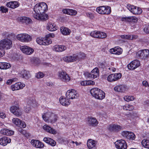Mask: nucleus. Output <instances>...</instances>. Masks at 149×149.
Returning <instances> with one entry per match:
<instances>
[{"mask_svg": "<svg viewBox=\"0 0 149 149\" xmlns=\"http://www.w3.org/2000/svg\"><path fill=\"white\" fill-rule=\"evenodd\" d=\"M122 51V49L118 47H116L110 50V52L111 53L118 55L121 54Z\"/></svg>", "mask_w": 149, "mask_h": 149, "instance_id": "obj_21", "label": "nucleus"}, {"mask_svg": "<svg viewBox=\"0 0 149 149\" xmlns=\"http://www.w3.org/2000/svg\"><path fill=\"white\" fill-rule=\"evenodd\" d=\"M96 11L99 14L109 15L110 13L111 10L109 6H102L97 7L96 8Z\"/></svg>", "mask_w": 149, "mask_h": 149, "instance_id": "obj_5", "label": "nucleus"}, {"mask_svg": "<svg viewBox=\"0 0 149 149\" xmlns=\"http://www.w3.org/2000/svg\"><path fill=\"white\" fill-rule=\"evenodd\" d=\"M25 86V85L24 84L22 83L21 82H18L12 85L11 86V88L13 91H14L22 89Z\"/></svg>", "mask_w": 149, "mask_h": 149, "instance_id": "obj_18", "label": "nucleus"}, {"mask_svg": "<svg viewBox=\"0 0 149 149\" xmlns=\"http://www.w3.org/2000/svg\"><path fill=\"white\" fill-rule=\"evenodd\" d=\"M87 146L89 149H91L95 146V141L92 139H89L87 142Z\"/></svg>", "mask_w": 149, "mask_h": 149, "instance_id": "obj_33", "label": "nucleus"}, {"mask_svg": "<svg viewBox=\"0 0 149 149\" xmlns=\"http://www.w3.org/2000/svg\"><path fill=\"white\" fill-rule=\"evenodd\" d=\"M133 36L130 35H122L120 36L121 38L123 39H127L129 40H132Z\"/></svg>", "mask_w": 149, "mask_h": 149, "instance_id": "obj_47", "label": "nucleus"}, {"mask_svg": "<svg viewBox=\"0 0 149 149\" xmlns=\"http://www.w3.org/2000/svg\"><path fill=\"white\" fill-rule=\"evenodd\" d=\"M69 99L64 98L63 97H61L59 99V101L60 103L63 106H67L70 104Z\"/></svg>", "mask_w": 149, "mask_h": 149, "instance_id": "obj_29", "label": "nucleus"}, {"mask_svg": "<svg viewBox=\"0 0 149 149\" xmlns=\"http://www.w3.org/2000/svg\"><path fill=\"white\" fill-rule=\"evenodd\" d=\"M8 8L6 7L3 6H1L0 7V11L3 13H6L8 12Z\"/></svg>", "mask_w": 149, "mask_h": 149, "instance_id": "obj_51", "label": "nucleus"}, {"mask_svg": "<svg viewBox=\"0 0 149 149\" xmlns=\"http://www.w3.org/2000/svg\"><path fill=\"white\" fill-rule=\"evenodd\" d=\"M60 31L64 35H69L70 33V29L64 26H62L61 27Z\"/></svg>", "mask_w": 149, "mask_h": 149, "instance_id": "obj_31", "label": "nucleus"}, {"mask_svg": "<svg viewBox=\"0 0 149 149\" xmlns=\"http://www.w3.org/2000/svg\"><path fill=\"white\" fill-rule=\"evenodd\" d=\"M67 49V47L64 45H56L54 46V50L58 52H63Z\"/></svg>", "mask_w": 149, "mask_h": 149, "instance_id": "obj_24", "label": "nucleus"}, {"mask_svg": "<svg viewBox=\"0 0 149 149\" xmlns=\"http://www.w3.org/2000/svg\"><path fill=\"white\" fill-rule=\"evenodd\" d=\"M116 148L119 149H126L127 145L125 141L123 140H117L115 143Z\"/></svg>", "mask_w": 149, "mask_h": 149, "instance_id": "obj_12", "label": "nucleus"}, {"mask_svg": "<svg viewBox=\"0 0 149 149\" xmlns=\"http://www.w3.org/2000/svg\"><path fill=\"white\" fill-rule=\"evenodd\" d=\"M144 31L146 33H149V26H146L144 29Z\"/></svg>", "mask_w": 149, "mask_h": 149, "instance_id": "obj_59", "label": "nucleus"}, {"mask_svg": "<svg viewBox=\"0 0 149 149\" xmlns=\"http://www.w3.org/2000/svg\"><path fill=\"white\" fill-rule=\"evenodd\" d=\"M21 75L23 77L26 79H28L29 78L31 77V75L29 72L24 70L22 71Z\"/></svg>", "mask_w": 149, "mask_h": 149, "instance_id": "obj_32", "label": "nucleus"}, {"mask_svg": "<svg viewBox=\"0 0 149 149\" xmlns=\"http://www.w3.org/2000/svg\"><path fill=\"white\" fill-rule=\"evenodd\" d=\"M108 129L111 132H118L122 130V127L119 125L111 124L108 127Z\"/></svg>", "mask_w": 149, "mask_h": 149, "instance_id": "obj_16", "label": "nucleus"}, {"mask_svg": "<svg viewBox=\"0 0 149 149\" xmlns=\"http://www.w3.org/2000/svg\"><path fill=\"white\" fill-rule=\"evenodd\" d=\"M132 18V22H136L138 20L137 18L135 17L132 16L131 17Z\"/></svg>", "mask_w": 149, "mask_h": 149, "instance_id": "obj_64", "label": "nucleus"}, {"mask_svg": "<svg viewBox=\"0 0 149 149\" xmlns=\"http://www.w3.org/2000/svg\"><path fill=\"white\" fill-rule=\"evenodd\" d=\"M48 15L47 14H45L44 13H41L40 14L39 20L45 21L48 19Z\"/></svg>", "mask_w": 149, "mask_h": 149, "instance_id": "obj_42", "label": "nucleus"}, {"mask_svg": "<svg viewBox=\"0 0 149 149\" xmlns=\"http://www.w3.org/2000/svg\"><path fill=\"white\" fill-rule=\"evenodd\" d=\"M43 129L47 132L53 134H55L56 132L53 128L47 125H45L43 127Z\"/></svg>", "mask_w": 149, "mask_h": 149, "instance_id": "obj_30", "label": "nucleus"}, {"mask_svg": "<svg viewBox=\"0 0 149 149\" xmlns=\"http://www.w3.org/2000/svg\"><path fill=\"white\" fill-rule=\"evenodd\" d=\"M49 118V122L54 123L56 122L58 118L57 116L54 113H52Z\"/></svg>", "mask_w": 149, "mask_h": 149, "instance_id": "obj_36", "label": "nucleus"}, {"mask_svg": "<svg viewBox=\"0 0 149 149\" xmlns=\"http://www.w3.org/2000/svg\"><path fill=\"white\" fill-rule=\"evenodd\" d=\"M87 16L91 19H93L94 18L93 15L91 13H86Z\"/></svg>", "mask_w": 149, "mask_h": 149, "instance_id": "obj_62", "label": "nucleus"}, {"mask_svg": "<svg viewBox=\"0 0 149 149\" xmlns=\"http://www.w3.org/2000/svg\"><path fill=\"white\" fill-rule=\"evenodd\" d=\"M79 96V95L76 91L73 89L68 91L66 93V98L69 99L77 98Z\"/></svg>", "mask_w": 149, "mask_h": 149, "instance_id": "obj_7", "label": "nucleus"}, {"mask_svg": "<svg viewBox=\"0 0 149 149\" xmlns=\"http://www.w3.org/2000/svg\"><path fill=\"white\" fill-rule=\"evenodd\" d=\"M20 49L24 53L27 55L31 54L34 51L33 49L26 46L21 47Z\"/></svg>", "mask_w": 149, "mask_h": 149, "instance_id": "obj_15", "label": "nucleus"}, {"mask_svg": "<svg viewBox=\"0 0 149 149\" xmlns=\"http://www.w3.org/2000/svg\"><path fill=\"white\" fill-rule=\"evenodd\" d=\"M48 9V6L45 2H41L36 4L34 6V10L35 13L38 14L44 13Z\"/></svg>", "mask_w": 149, "mask_h": 149, "instance_id": "obj_2", "label": "nucleus"}, {"mask_svg": "<svg viewBox=\"0 0 149 149\" xmlns=\"http://www.w3.org/2000/svg\"><path fill=\"white\" fill-rule=\"evenodd\" d=\"M144 59H146L147 58L149 57V50L148 49H143Z\"/></svg>", "mask_w": 149, "mask_h": 149, "instance_id": "obj_44", "label": "nucleus"}, {"mask_svg": "<svg viewBox=\"0 0 149 149\" xmlns=\"http://www.w3.org/2000/svg\"><path fill=\"white\" fill-rule=\"evenodd\" d=\"M40 14H38L37 13H35L33 15V17L35 19L39 20L40 18Z\"/></svg>", "mask_w": 149, "mask_h": 149, "instance_id": "obj_56", "label": "nucleus"}, {"mask_svg": "<svg viewBox=\"0 0 149 149\" xmlns=\"http://www.w3.org/2000/svg\"><path fill=\"white\" fill-rule=\"evenodd\" d=\"M12 41L8 39H5L0 41V47L2 49H10L12 47Z\"/></svg>", "mask_w": 149, "mask_h": 149, "instance_id": "obj_3", "label": "nucleus"}, {"mask_svg": "<svg viewBox=\"0 0 149 149\" xmlns=\"http://www.w3.org/2000/svg\"><path fill=\"white\" fill-rule=\"evenodd\" d=\"M77 13V12L72 9H69V12H68V15H75Z\"/></svg>", "mask_w": 149, "mask_h": 149, "instance_id": "obj_48", "label": "nucleus"}, {"mask_svg": "<svg viewBox=\"0 0 149 149\" xmlns=\"http://www.w3.org/2000/svg\"><path fill=\"white\" fill-rule=\"evenodd\" d=\"M136 137L135 135L132 132H130L127 136V139L130 140H134Z\"/></svg>", "mask_w": 149, "mask_h": 149, "instance_id": "obj_43", "label": "nucleus"}, {"mask_svg": "<svg viewBox=\"0 0 149 149\" xmlns=\"http://www.w3.org/2000/svg\"><path fill=\"white\" fill-rule=\"evenodd\" d=\"M132 62L133 63V64L134 66V67L135 69L139 66L140 63L139 61L138 60H134L132 61Z\"/></svg>", "mask_w": 149, "mask_h": 149, "instance_id": "obj_45", "label": "nucleus"}, {"mask_svg": "<svg viewBox=\"0 0 149 149\" xmlns=\"http://www.w3.org/2000/svg\"><path fill=\"white\" fill-rule=\"evenodd\" d=\"M125 100L127 102H129L134 100V97L132 96H125L124 97Z\"/></svg>", "mask_w": 149, "mask_h": 149, "instance_id": "obj_46", "label": "nucleus"}, {"mask_svg": "<svg viewBox=\"0 0 149 149\" xmlns=\"http://www.w3.org/2000/svg\"><path fill=\"white\" fill-rule=\"evenodd\" d=\"M75 54H73L72 56H68L65 57L63 59L64 61L66 62H71L76 61Z\"/></svg>", "mask_w": 149, "mask_h": 149, "instance_id": "obj_26", "label": "nucleus"}, {"mask_svg": "<svg viewBox=\"0 0 149 149\" xmlns=\"http://www.w3.org/2000/svg\"><path fill=\"white\" fill-rule=\"evenodd\" d=\"M12 122L15 125L21 128H24L26 126L25 123L24 121H22L18 118H13L12 119Z\"/></svg>", "mask_w": 149, "mask_h": 149, "instance_id": "obj_14", "label": "nucleus"}, {"mask_svg": "<svg viewBox=\"0 0 149 149\" xmlns=\"http://www.w3.org/2000/svg\"><path fill=\"white\" fill-rule=\"evenodd\" d=\"M6 6L7 7L14 9L18 7L19 4L18 1H10L7 3Z\"/></svg>", "mask_w": 149, "mask_h": 149, "instance_id": "obj_23", "label": "nucleus"}, {"mask_svg": "<svg viewBox=\"0 0 149 149\" xmlns=\"http://www.w3.org/2000/svg\"><path fill=\"white\" fill-rule=\"evenodd\" d=\"M141 144L144 147L149 149V140L143 139L141 142Z\"/></svg>", "mask_w": 149, "mask_h": 149, "instance_id": "obj_39", "label": "nucleus"}, {"mask_svg": "<svg viewBox=\"0 0 149 149\" xmlns=\"http://www.w3.org/2000/svg\"><path fill=\"white\" fill-rule=\"evenodd\" d=\"M129 132L127 131H123L122 133V135L123 136L127 139V136H128V134H129Z\"/></svg>", "mask_w": 149, "mask_h": 149, "instance_id": "obj_54", "label": "nucleus"}, {"mask_svg": "<svg viewBox=\"0 0 149 149\" xmlns=\"http://www.w3.org/2000/svg\"><path fill=\"white\" fill-rule=\"evenodd\" d=\"M122 77L120 73L112 74L109 75L107 78V80L110 82H112L117 80Z\"/></svg>", "mask_w": 149, "mask_h": 149, "instance_id": "obj_11", "label": "nucleus"}, {"mask_svg": "<svg viewBox=\"0 0 149 149\" xmlns=\"http://www.w3.org/2000/svg\"><path fill=\"white\" fill-rule=\"evenodd\" d=\"M46 36L47 38H49L50 37L53 38L55 37V35L53 33H50L47 35Z\"/></svg>", "mask_w": 149, "mask_h": 149, "instance_id": "obj_63", "label": "nucleus"}, {"mask_svg": "<svg viewBox=\"0 0 149 149\" xmlns=\"http://www.w3.org/2000/svg\"><path fill=\"white\" fill-rule=\"evenodd\" d=\"M52 113L50 112H47L42 116L43 120L46 122H49V118L50 117Z\"/></svg>", "mask_w": 149, "mask_h": 149, "instance_id": "obj_34", "label": "nucleus"}, {"mask_svg": "<svg viewBox=\"0 0 149 149\" xmlns=\"http://www.w3.org/2000/svg\"><path fill=\"white\" fill-rule=\"evenodd\" d=\"M87 86L93 85L95 84V82L92 80L86 81Z\"/></svg>", "mask_w": 149, "mask_h": 149, "instance_id": "obj_55", "label": "nucleus"}, {"mask_svg": "<svg viewBox=\"0 0 149 149\" xmlns=\"http://www.w3.org/2000/svg\"><path fill=\"white\" fill-rule=\"evenodd\" d=\"M31 143L36 148H42L44 146V144L42 142L36 140H32L31 141Z\"/></svg>", "mask_w": 149, "mask_h": 149, "instance_id": "obj_17", "label": "nucleus"}, {"mask_svg": "<svg viewBox=\"0 0 149 149\" xmlns=\"http://www.w3.org/2000/svg\"><path fill=\"white\" fill-rule=\"evenodd\" d=\"M51 139V138H49L45 137L43 139V141L46 143L49 144Z\"/></svg>", "mask_w": 149, "mask_h": 149, "instance_id": "obj_58", "label": "nucleus"}, {"mask_svg": "<svg viewBox=\"0 0 149 149\" xmlns=\"http://www.w3.org/2000/svg\"><path fill=\"white\" fill-rule=\"evenodd\" d=\"M91 95L96 98L102 100L105 97V93L102 90L97 88H94L91 89Z\"/></svg>", "mask_w": 149, "mask_h": 149, "instance_id": "obj_1", "label": "nucleus"}, {"mask_svg": "<svg viewBox=\"0 0 149 149\" xmlns=\"http://www.w3.org/2000/svg\"><path fill=\"white\" fill-rule=\"evenodd\" d=\"M99 71L97 68H94L91 72V73L88 72H85L84 73L85 76L88 78L95 79L99 76Z\"/></svg>", "mask_w": 149, "mask_h": 149, "instance_id": "obj_4", "label": "nucleus"}, {"mask_svg": "<svg viewBox=\"0 0 149 149\" xmlns=\"http://www.w3.org/2000/svg\"><path fill=\"white\" fill-rule=\"evenodd\" d=\"M44 38H37L36 39V42L39 44L40 45H43V41Z\"/></svg>", "mask_w": 149, "mask_h": 149, "instance_id": "obj_50", "label": "nucleus"}, {"mask_svg": "<svg viewBox=\"0 0 149 149\" xmlns=\"http://www.w3.org/2000/svg\"><path fill=\"white\" fill-rule=\"evenodd\" d=\"M75 56L76 61H79L85 57V55L84 53H80L78 55L75 54Z\"/></svg>", "mask_w": 149, "mask_h": 149, "instance_id": "obj_37", "label": "nucleus"}, {"mask_svg": "<svg viewBox=\"0 0 149 149\" xmlns=\"http://www.w3.org/2000/svg\"><path fill=\"white\" fill-rule=\"evenodd\" d=\"M11 140L10 139L6 137H4L0 139V144L3 146H5L7 144L10 142Z\"/></svg>", "mask_w": 149, "mask_h": 149, "instance_id": "obj_22", "label": "nucleus"}, {"mask_svg": "<svg viewBox=\"0 0 149 149\" xmlns=\"http://www.w3.org/2000/svg\"><path fill=\"white\" fill-rule=\"evenodd\" d=\"M18 131L19 132L23 134H25L26 133V131L22 129V128H19Z\"/></svg>", "mask_w": 149, "mask_h": 149, "instance_id": "obj_61", "label": "nucleus"}, {"mask_svg": "<svg viewBox=\"0 0 149 149\" xmlns=\"http://www.w3.org/2000/svg\"><path fill=\"white\" fill-rule=\"evenodd\" d=\"M10 110L11 112L17 117L20 116L22 114V111L20 109L18 105L11 107L10 109Z\"/></svg>", "mask_w": 149, "mask_h": 149, "instance_id": "obj_10", "label": "nucleus"}, {"mask_svg": "<svg viewBox=\"0 0 149 149\" xmlns=\"http://www.w3.org/2000/svg\"><path fill=\"white\" fill-rule=\"evenodd\" d=\"M98 65L99 67L100 68H105V65L104 63H103L99 62L98 63Z\"/></svg>", "mask_w": 149, "mask_h": 149, "instance_id": "obj_57", "label": "nucleus"}, {"mask_svg": "<svg viewBox=\"0 0 149 149\" xmlns=\"http://www.w3.org/2000/svg\"><path fill=\"white\" fill-rule=\"evenodd\" d=\"M127 7L128 10L134 14H140L142 12L141 8L134 6L129 4Z\"/></svg>", "mask_w": 149, "mask_h": 149, "instance_id": "obj_9", "label": "nucleus"}, {"mask_svg": "<svg viewBox=\"0 0 149 149\" xmlns=\"http://www.w3.org/2000/svg\"><path fill=\"white\" fill-rule=\"evenodd\" d=\"M17 39L22 42H27L31 40V36L26 33H21L18 34L17 36Z\"/></svg>", "mask_w": 149, "mask_h": 149, "instance_id": "obj_6", "label": "nucleus"}, {"mask_svg": "<svg viewBox=\"0 0 149 149\" xmlns=\"http://www.w3.org/2000/svg\"><path fill=\"white\" fill-rule=\"evenodd\" d=\"M123 109L124 110L132 111L134 109V107L132 105L129 104H126L123 106Z\"/></svg>", "mask_w": 149, "mask_h": 149, "instance_id": "obj_41", "label": "nucleus"}, {"mask_svg": "<svg viewBox=\"0 0 149 149\" xmlns=\"http://www.w3.org/2000/svg\"><path fill=\"white\" fill-rule=\"evenodd\" d=\"M126 89L125 86L123 85H117L114 88V90L116 91L124 92Z\"/></svg>", "mask_w": 149, "mask_h": 149, "instance_id": "obj_27", "label": "nucleus"}, {"mask_svg": "<svg viewBox=\"0 0 149 149\" xmlns=\"http://www.w3.org/2000/svg\"><path fill=\"white\" fill-rule=\"evenodd\" d=\"M47 28L49 31H53L56 30L57 27L54 23L49 22L47 24Z\"/></svg>", "mask_w": 149, "mask_h": 149, "instance_id": "obj_25", "label": "nucleus"}, {"mask_svg": "<svg viewBox=\"0 0 149 149\" xmlns=\"http://www.w3.org/2000/svg\"><path fill=\"white\" fill-rule=\"evenodd\" d=\"M10 64L6 62H0V69H6L10 67Z\"/></svg>", "mask_w": 149, "mask_h": 149, "instance_id": "obj_35", "label": "nucleus"}, {"mask_svg": "<svg viewBox=\"0 0 149 149\" xmlns=\"http://www.w3.org/2000/svg\"><path fill=\"white\" fill-rule=\"evenodd\" d=\"M1 134L7 136H11L14 134V132L13 131L7 129H3L0 131Z\"/></svg>", "mask_w": 149, "mask_h": 149, "instance_id": "obj_28", "label": "nucleus"}, {"mask_svg": "<svg viewBox=\"0 0 149 149\" xmlns=\"http://www.w3.org/2000/svg\"><path fill=\"white\" fill-rule=\"evenodd\" d=\"M52 43L51 40L48 38H47L46 36L45 38H44L43 41V45H48Z\"/></svg>", "mask_w": 149, "mask_h": 149, "instance_id": "obj_38", "label": "nucleus"}, {"mask_svg": "<svg viewBox=\"0 0 149 149\" xmlns=\"http://www.w3.org/2000/svg\"><path fill=\"white\" fill-rule=\"evenodd\" d=\"M90 35L94 38L103 39L107 37L105 33L103 32L98 31H94L90 33Z\"/></svg>", "mask_w": 149, "mask_h": 149, "instance_id": "obj_8", "label": "nucleus"}, {"mask_svg": "<svg viewBox=\"0 0 149 149\" xmlns=\"http://www.w3.org/2000/svg\"><path fill=\"white\" fill-rule=\"evenodd\" d=\"M88 124L92 126H96L97 125L98 122L95 118L91 117H89L88 118Z\"/></svg>", "mask_w": 149, "mask_h": 149, "instance_id": "obj_20", "label": "nucleus"}, {"mask_svg": "<svg viewBox=\"0 0 149 149\" xmlns=\"http://www.w3.org/2000/svg\"><path fill=\"white\" fill-rule=\"evenodd\" d=\"M18 20L19 22L26 24H30L32 23V20L31 19L25 17H21L18 18Z\"/></svg>", "mask_w": 149, "mask_h": 149, "instance_id": "obj_19", "label": "nucleus"}, {"mask_svg": "<svg viewBox=\"0 0 149 149\" xmlns=\"http://www.w3.org/2000/svg\"><path fill=\"white\" fill-rule=\"evenodd\" d=\"M58 77L59 78L63 81L67 82L70 80V77L66 72L63 71L59 72Z\"/></svg>", "mask_w": 149, "mask_h": 149, "instance_id": "obj_13", "label": "nucleus"}, {"mask_svg": "<svg viewBox=\"0 0 149 149\" xmlns=\"http://www.w3.org/2000/svg\"><path fill=\"white\" fill-rule=\"evenodd\" d=\"M131 17H132V16H130V17H125L124 18H123V19H125L126 20H127L128 21V22H132V18H131Z\"/></svg>", "mask_w": 149, "mask_h": 149, "instance_id": "obj_60", "label": "nucleus"}, {"mask_svg": "<svg viewBox=\"0 0 149 149\" xmlns=\"http://www.w3.org/2000/svg\"><path fill=\"white\" fill-rule=\"evenodd\" d=\"M44 76V74L43 73L39 72L37 73L36 75V77L37 78L40 79L42 78Z\"/></svg>", "mask_w": 149, "mask_h": 149, "instance_id": "obj_49", "label": "nucleus"}, {"mask_svg": "<svg viewBox=\"0 0 149 149\" xmlns=\"http://www.w3.org/2000/svg\"><path fill=\"white\" fill-rule=\"evenodd\" d=\"M48 144L52 146H54L56 145V142L55 141L51 139Z\"/></svg>", "mask_w": 149, "mask_h": 149, "instance_id": "obj_52", "label": "nucleus"}, {"mask_svg": "<svg viewBox=\"0 0 149 149\" xmlns=\"http://www.w3.org/2000/svg\"><path fill=\"white\" fill-rule=\"evenodd\" d=\"M133 64V63L132 62L129 64L127 65V67L128 69L130 70H133L135 69V68L134 67Z\"/></svg>", "mask_w": 149, "mask_h": 149, "instance_id": "obj_53", "label": "nucleus"}, {"mask_svg": "<svg viewBox=\"0 0 149 149\" xmlns=\"http://www.w3.org/2000/svg\"><path fill=\"white\" fill-rule=\"evenodd\" d=\"M143 52V49L138 51L136 53V57L138 58L144 59Z\"/></svg>", "mask_w": 149, "mask_h": 149, "instance_id": "obj_40", "label": "nucleus"}]
</instances>
